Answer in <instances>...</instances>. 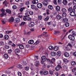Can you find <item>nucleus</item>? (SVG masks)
Returning a JSON list of instances; mask_svg holds the SVG:
<instances>
[{"instance_id":"obj_26","label":"nucleus","mask_w":76,"mask_h":76,"mask_svg":"<svg viewBox=\"0 0 76 76\" xmlns=\"http://www.w3.org/2000/svg\"><path fill=\"white\" fill-rule=\"evenodd\" d=\"M17 67L18 68V69H22L23 68L22 65L20 64L17 65Z\"/></svg>"},{"instance_id":"obj_28","label":"nucleus","mask_w":76,"mask_h":76,"mask_svg":"<svg viewBox=\"0 0 76 76\" xmlns=\"http://www.w3.org/2000/svg\"><path fill=\"white\" fill-rule=\"evenodd\" d=\"M31 8L32 9H34L36 8V6L34 5H31Z\"/></svg>"},{"instance_id":"obj_64","label":"nucleus","mask_w":76,"mask_h":76,"mask_svg":"<svg viewBox=\"0 0 76 76\" xmlns=\"http://www.w3.org/2000/svg\"><path fill=\"white\" fill-rule=\"evenodd\" d=\"M73 55L74 56L76 57V52H75L73 53Z\"/></svg>"},{"instance_id":"obj_63","label":"nucleus","mask_w":76,"mask_h":76,"mask_svg":"<svg viewBox=\"0 0 76 76\" xmlns=\"http://www.w3.org/2000/svg\"><path fill=\"white\" fill-rule=\"evenodd\" d=\"M73 2L74 4H76V0H73Z\"/></svg>"},{"instance_id":"obj_3","label":"nucleus","mask_w":76,"mask_h":76,"mask_svg":"<svg viewBox=\"0 0 76 76\" xmlns=\"http://www.w3.org/2000/svg\"><path fill=\"white\" fill-rule=\"evenodd\" d=\"M41 60L43 62H45V61L47 60V58H46V57L45 56H42L41 58Z\"/></svg>"},{"instance_id":"obj_11","label":"nucleus","mask_w":76,"mask_h":76,"mask_svg":"<svg viewBox=\"0 0 76 76\" xmlns=\"http://www.w3.org/2000/svg\"><path fill=\"white\" fill-rule=\"evenodd\" d=\"M56 55L57 56H58V57L60 56L61 55V52L59 51H58L56 53Z\"/></svg>"},{"instance_id":"obj_40","label":"nucleus","mask_w":76,"mask_h":76,"mask_svg":"<svg viewBox=\"0 0 76 76\" xmlns=\"http://www.w3.org/2000/svg\"><path fill=\"white\" fill-rule=\"evenodd\" d=\"M49 18H50V17H47L45 19V21H47L49 19Z\"/></svg>"},{"instance_id":"obj_22","label":"nucleus","mask_w":76,"mask_h":76,"mask_svg":"<svg viewBox=\"0 0 76 76\" xmlns=\"http://www.w3.org/2000/svg\"><path fill=\"white\" fill-rule=\"evenodd\" d=\"M70 15L71 16H75V12H71Z\"/></svg>"},{"instance_id":"obj_29","label":"nucleus","mask_w":76,"mask_h":76,"mask_svg":"<svg viewBox=\"0 0 76 76\" xmlns=\"http://www.w3.org/2000/svg\"><path fill=\"white\" fill-rule=\"evenodd\" d=\"M44 75H47L48 74V72L47 71H45L44 72Z\"/></svg>"},{"instance_id":"obj_19","label":"nucleus","mask_w":76,"mask_h":76,"mask_svg":"<svg viewBox=\"0 0 76 76\" xmlns=\"http://www.w3.org/2000/svg\"><path fill=\"white\" fill-rule=\"evenodd\" d=\"M28 17L29 16V15H28L24 16V17H23V20H24V21H26V20H27V18H26V17H28Z\"/></svg>"},{"instance_id":"obj_12","label":"nucleus","mask_w":76,"mask_h":76,"mask_svg":"<svg viewBox=\"0 0 76 76\" xmlns=\"http://www.w3.org/2000/svg\"><path fill=\"white\" fill-rule=\"evenodd\" d=\"M62 3L64 5H66L67 4V1L66 0H64Z\"/></svg>"},{"instance_id":"obj_58","label":"nucleus","mask_w":76,"mask_h":76,"mask_svg":"<svg viewBox=\"0 0 76 76\" xmlns=\"http://www.w3.org/2000/svg\"><path fill=\"white\" fill-rule=\"evenodd\" d=\"M51 61L52 62H55V61H56V60H55V59L53 58L51 59Z\"/></svg>"},{"instance_id":"obj_1","label":"nucleus","mask_w":76,"mask_h":76,"mask_svg":"<svg viewBox=\"0 0 76 76\" xmlns=\"http://www.w3.org/2000/svg\"><path fill=\"white\" fill-rule=\"evenodd\" d=\"M72 45L70 43H69L68 45H67L65 47V48L66 50L69 51V50H70V48H72Z\"/></svg>"},{"instance_id":"obj_38","label":"nucleus","mask_w":76,"mask_h":76,"mask_svg":"<svg viewBox=\"0 0 76 76\" xmlns=\"http://www.w3.org/2000/svg\"><path fill=\"white\" fill-rule=\"evenodd\" d=\"M42 18V17L41 15H39L38 16V19H39V20H41Z\"/></svg>"},{"instance_id":"obj_10","label":"nucleus","mask_w":76,"mask_h":76,"mask_svg":"<svg viewBox=\"0 0 76 76\" xmlns=\"http://www.w3.org/2000/svg\"><path fill=\"white\" fill-rule=\"evenodd\" d=\"M64 55L66 57H69V53L67 52L64 53Z\"/></svg>"},{"instance_id":"obj_50","label":"nucleus","mask_w":76,"mask_h":76,"mask_svg":"<svg viewBox=\"0 0 76 76\" xmlns=\"http://www.w3.org/2000/svg\"><path fill=\"white\" fill-rule=\"evenodd\" d=\"M25 4L26 5H28L29 4V1H27L26 2Z\"/></svg>"},{"instance_id":"obj_36","label":"nucleus","mask_w":76,"mask_h":76,"mask_svg":"<svg viewBox=\"0 0 76 76\" xmlns=\"http://www.w3.org/2000/svg\"><path fill=\"white\" fill-rule=\"evenodd\" d=\"M65 25L66 27H69V23H65Z\"/></svg>"},{"instance_id":"obj_31","label":"nucleus","mask_w":76,"mask_h":76,"mask_svg":"<svg viewBox=\"0 0 76 76\" xmlns=\"http://www.w3.org/2000/svg\"><path fill=\"white\" fill-rule=\"evenodd\" d=\"M15 20L16 21L17 23H18L20 22V19L19 18H17Z\"/></svg>"},{"instance_id":"obj_42","label":"nucleus","mask_w":76,"mask_h":76,"mask_svg":"<svg viewBox=\"0 0 76 76\" xmlns=\"http://www.w3.org/2000/svg\"><path fill=\"white\" fill-rule=\"evenodd\" d=\"M68 10V12H71L72 10V7H69Z\"/></svg>"},{"instance_id":"obj_56","label":"nucleus","mask_w":76,"mask_h":76,"mask_svg":"<svg viewBox=\"0 0 76 76\" xmlns=\"http://www.w3.org/2000/svg\"><path fill=\"white\" fill-rule=\"evenodd\" d=\"M12 32V31H6L5 32L6 34H9V33H10Z\"/></svg>"},{"instance_id":"obj_47","label":"nucleus","mask_w":76,"mask_h":76,"mask_svg":"<svg viewBox=\"0 0 76 76\" xmlns=\"http://www.w3.org/2000/svg\"><path fill=\"white\" fill-rule=\"evenodd\" d=\"M17 73L18 76H22V73H21V72H18Z\"/></svg>"},{"instance_id":"obj_51","label":"nucleus","mask_w":76,"mask_h":76,"mask_svg":"<svg viewBox=\"0 0 76 76\" xmlns=\"http://www.w3.org/2000/svg\"><path fill=\"white\" fill-rule=\"evenodd\" d=\"M13 9H16L17 8V7L15 5H14L12 6Z\"/></svg>"},{"instance_id":"obj_62","label":"nucleus","mask_w":76,"mask_h":76,"mask_svg":"<svg viewBox=\"0 0 76 76\" xmlns=\"http://www.w3.org/2000/svg\"><path fill=\"white\" fill-rule=\"evenodd\" d=\"M63 67L64 69H67V66L66 65H64V66H63Z\"/></svg>"},{"instance_id":"obj_43","label":"nucleus","mask_w":76,"mask_h":76,"mask_svg":"<svg viewBox=\"0 0 76 76\" xmlns=\"http://www.w3.org/2000/svg\"><path fill=\"white\" fill-rule=\"evenodd\" d=\"M4 47L6 49H9V46L8 45H5Z\"/></svg>"},{"instance_id":"obj_6","label":"nucleus","mask_w":76,"mask_h":76,"mask_svg":"<svg viewBox=\"0 0 76 76\" xmlns=\"http://www.w3.org/2000/svg\"><path fill=\"white\" fill-rule=\"evenodd\" d=\"M2 12V13L1 14V17H2L5 15V14L4 13V12H5V10H4L3 9H1L0 10Z\"/></svg>"},{"instance_id":"obj_15","label":"nucleus","mask_w":76,"mask_h":76,"mask_svg":"<svg viewBox=\"0 0 76 76\" xmlns=\"http://www.w3.org/2000/svg\"><path fill=\"white\" fill-rule=\"evenodd\" d=\"M34 41L33 40H30L28 42V43L29 44H32L34 43Z\"/></svg>"},{"instance_id":"obj_55","label":"nucleus","mask_w":76,"mask_h":76,"mask_svg":"<svg viewBox=\"0 0 76 76\" xmlns=\"http://www.w3.org/2000/svg\"><path fill=\"white\" fill-rule=\"evenodd\" d=\"M8 53H11L12 52V49H10L8 50Z\"/></svg>"},{"instance_id":"obj_23","label":"nucleus","mask_w":76,"mask_h":76,"mask_svg":"<svg viewBox=\"0 0 76 76\" xmlns=\"http://www.w3.org/2000/svg\"><path fill=\"white\" fill-rule=\"evenodd\" d=\"M76 61H72L71 62V64L72 66H75L76 65Z\"/></svg>"},{"instance_id":"obj_53","label":"nucleus","mask_w":76,"mask_h":76,"mask_svg":"<svg viewBox=\"0 0 76 76\" xmlns=\"http://www.w3.org/2000/svg\"><path fill=\"white\" fill-rule=\"evenodd\" d=\"M29 68L28 66H26L25 68V69L27 71H28V70H29Z\"/></svg>"},{"instance_id":"obj_46","label":"nucleus","mask_w":76,"mask_h":76,"mask_svg":"<svg viewBox=\"0 0 76 76\" xmlns=\"http://www.w3.org/2000/svg\"><path fill=\"white\" fill-rule=\"evenodd\" d=\"M49 74H50V75H53V71H52L51 70H49Z\"/></svg>"},{"instance_id":"obj_16","label":"nucleus","mask_w":76,"mask_h":76,"mask_svg":"<svg viewBox=\"0 0 76 76\" xmlns=\"http://www.w3.org/2000/svg\"><path fill=\"white\" fill-rule=\"evenodd\" d=\"M4 39H9V36L7 35H5L4 37Z\"/></svg>"},{"instance_id":"obj_17","label":"nucleus","mask_w":76,"mask_h":76,"mask_svg":"<svg viewBox=\"0 0 76 76\" xmlns=\"http://www.w3.org/2000/svg\"><path fill=\"white\" fill-rule=\"evenodd\" d=\"M20 51V50L16 48L15 49V52L17 53H19Z\"/></svg>"},{"instance_id":"obj_27","label":"nucleus","mask_w":76,"mask_h":76,"mask_svg":"<svg viewBox=\"0 0 76 76\" xmlns=\"http://www.w3.org/2000/svg\"><path fill=\"white\" fill-rule=\"evenodd\" d=\"M19 48L20 49H23L24 48V46L23 45H20L19 46Z\"/></svg>"},{"instance_id":"obj_32","label":"nucleus","mask_w":76,"mask_h":76,"mask_svg":"<svg viewBox=\"0 0 76 76\" xmlns=\"http://www.w3.org/2000/svg\"><path fill=\"white\" fill-rule=\"evenodd\" d=\"M4 58H6V59L7 58H8V57H9L8 55H7V54H6V53L4 54Z\"/></svg>"},{"instance_id":"obj_37","label":"nucleus","mask_w":76,"mask_h":76,"mask_svg":"<svg viewBox=\"0 0 76 76\" xmlns=\"http://www.w3.org/2000/svg\"><path fill=\"white\" fill-rule=\"evenodd\" d=\"M58 48L57 46H55V47H54V50L55 51H57L58 50Z\"/></svg>"},{"instance_id":"obj_59","label":"nucleus","mask_w":76,"mask_h":76,"mask_svg":"<svg viewBox=\"0 0 76 76\" xmlns=\"http://www.w3.org/2000/svg\"><path fill=\"white\" fill-rule=\"evenodd\" d=\"M53 3L55 4L56 5L57 4V0H54L53 1Z\"/></svg>"},{"instance_id":"obj_39","label":"nucleus","mask_w":76,"mask_h":76,"mask_svg":"<svg viewBox=\"0 0 76 76\" xmlns=\"http://www.w3.org/2000/svg\"><path fill=\"white\" fill-rule=\"evenodd\" d=\"M53 47L52 46H50L49 47V49L50 50H52L53 49Z\"/></svg>"},{"instance_id":"obj_34","label":"nucleus","mask_w":76,"mask_h":76,"mask_svg":"<svg viewBox=\"0 0 76 76\" xmlns=\"http://www.w3.org/2000/svg\"><path fill=\"white\" fill-rule=\"evenodd\" d=\"M25 8L24 7H21V8H20V12H22L23 10H25Z\"/></svg>"},{"instance_id":"obj_21","label":"nucleus","mask_w":76,"mask_h":76,"mask_svg":"<svg viewBox=\"0 0 76 76\" xmlns=\"http://www.w3.org/2000/svg\"><path fill=\"white\" fill-rule=\"evenodd\" d=\"M64 63L65 64H66L67 63L69 62V60H67V59L64 58L63 60Z\"/></svg>"},{"instance_id":"obj_13","label":"nucleus","mask_w":76,"mask_h":76,"mask_svg":"<svg viewBox=\"0 0 76 76\" xmlns=\"http://www.w3.org/2000/svg\"><path fill=\"white\" fill-rule=\"evenodd\" d=\"M38 65H39V62H38V61H36V64H35V66L36 69H38Z\"/></svg>"},{"instance_id":"obj_4","label":"nucleus","mask_w":76,"mask_h":76,"mask_svg":"<svg viewBox=\"0 0 76 76\" xmlns=\"http://www.w3.org/2000/svg\"><path fill=\"white\" fill-rule=\"evenodd\" d=\"M34 25H35V23L34 22H31L28 25V26L29 27H30V28H32V27H33Z\"/></svg>"},{"instance_id":"obj_20","label":"nucleus","mask_w":76,"mask_h":76,"mask_svg":"<svg viewBox=\"0 0 76 76\" xmlns=\"http://www.w3.org/2000/svg\"><path fill=\"white\" fill-rule=\"evenodd\" d=\"M51 55L53 56H55L56 55V52H52L51 53Z\"/></svg>"},{"instance_id":"obj_25","label":"nucleus","mask_w":76,"mask_h":76,"mask_svg":"<svg viewBox=\"0 0 76 76\" xmlns=\"http://www.w3.org/2000/svg\"><path fill=\"white\" fill-rule=\"evenodd\" d=\"M61 18H61V17L60 16V15H58L56 16V18L57 19H58V20H59V19H60Z\"/></svg>"},{"instance_id":"obj_5","label":"nucleus","mask_w":76,"mask_h":76,"mask_svg":"<svg viewBox=\"0 0 76 76\" xmlns=\"http://www.w3.org/2000/svg\"><path fill=\"white\" fill-rule=\"evenodd\" d=\"M60 68L61 69V66L58 64L55 67V70L56 71H58V70H60Z\"/></svg>"},{"instance_id":"obj_57","label":"nucleus","mask_w":76,"mask_h":76,"mask_svg":"<svg viewBox=\"0 0 76 76\" xmlns=\"http://www.w3.org/2000/svg\"><path fill=\"white\" fill-rule=\"evenodd\" d=\"M66 13H64L62 14L63 16H64V17H66Z\"/></svg>"},{"instance_id":"obj_41","label":"nucleus","mask_w":76,"mask_h":76,"mask_svg":"<svg viewBox=\"0 0 76 76\" xmlns=\"http://www.w3.org/2000/svg\"><path fill=\"white\" fill-rule=\"evenodd\" d=\"M39 41L37 40L34 43V45H37L39 44Z\"/></svg>"},{"instance_id":"obj_48","label":"nucleus","mask_w":76,"mask_h":76,"mask_svg":"<svg viewBox=\"0 0 76 76\" xmlns=\"http://www.w3.org/2000/svg\"><path fill=\"white\" fill-rule=\"evenodd\" d=\"M62 12H66V9L64 8H63L62 10Z\"/></svg>"},{"instance_id":"obj_60","label":"nucleus","mask_w":76,"mask_h":76,"mask_svg":"<svg viewBox=\"0 0 76 76\" xmlns=\"http://www.w3.org/2000/svg\"><path fill=\"white\" fill-rule=\"evenodd\" d=\"M58 2L59 4H61V0H58Z\"/></svg>"},{"instance_id":"obj_9","label":"nucleus","mask_w":76,"mask_h":76,"mask_svg":"<svg viewBox=\"0 0 76 76\" xmlns=\"http://www.w3.org/2000/svg\"><path fill=\"white\" fill-rule=\"evenodd\" d=\"M37 6L38 8H39V9H40V8H42V4L41 3H39L37 4Z\"/></svg>"},{"instance_id":"obj_35","label":"nucleus","mask_w":76,"mask_h":76,"mask_svg":"<svg viewBox=\"0 0 76 76\" xmlns=\"http://www.w3.org/2000/svg\"><path fill=\"white\" fill-rule=\"evenodd\" d=\"M6 12L7 13H11V10H9L7 9L6 10Z\"/></svg>"},{"instance_id":"obj_18","label":"nucleus","mask_w":76,"mask_h":76,"mask_svg":"<svg viewBox=\"0 0 76 76\" xmlns=\"http://www.w3.org/2000/svg\"><path fill=\"white\" fill-rule=\"evenodd\" d=\"M56 10L57 12H59L60 10V7L58 6H56Z\"/></svg>"},{"instance_id":"obj_44","label":"nucleus","mask_w":76,"mask_h":76,"mask_svg":"<svg viewBox=\"0 0 76 76\" xmlns=\"http://www.w3.org/2000/svg\"><path fill=\"white\" fill-rule=\"evenodd\" d=\"M4 43L3 41H1L0 42V45H4Z\"/></svg>"},{"instance_id":"obj_30","label":"nucleus","mask_w":76,"mask_h":76,"mask_svg":"<svg viewBox=\"0 0 76 76\" xmlns=\"http://www.w3.org/2000/svg\"><path fill=\"white\" fill-rule=\"evenodd\" d=\"M48 9H51V10H52L53 8V7L51 5H49L48 6Z\"/></svg>"},{"instance_id":"obj_54","label":"nucleus","mask_w":76,"mask_h":76,"mask_svg":"<svg viewBox=\"0 0 76 76\" xmlns=\"http://www.w3.org/2000/svg\"><path fill=\"white\" fill-rule=\"evenodd\" d=\"M76 70V68H74L73 69H72V72H75V71Z\"/></svg>"},{"instance_id":"obj_52","label":"nucleus","mask_w":76,"mask_h":76,"mask_svg":"<svg viewBox=\"0 0 76 76\" xmlns=\"http://www.w3.org/2000/svg\"><path fill=\"white\" fill-rule=\"evenodd\" d=\"M40 74L42 76V75H44V72H43V71H41L40 72Z\"/></svg>"},{"instance_id":"obj_33","label":"nucleus","mask_w":76,"mask_h":76,"mask_svg":"<svg viewBox=\"0 0 76 76\" xmlns=\"http://www.w3.org/2000/svg\"><path fill=\"white\" fill-rule=\"evenodd\" d=\"M25 23H26L25 22H22L21 23L20 25V26H23V25H25Z\"/></svg>"},{"instance_id":"obj_14","label":"nucleus","mask_w":76,"mask_h":76,"mask_svg":"<svg viewBox=\"0 0 76 76\" xmlns=\"http://www.w3.org/2000/svg\"><path fill=\"white\" fill-rule=\"evenodd\" d=\"M13 21H14V18L13 17L11 18L9 20V22L10 23L12 22Z\"/></svg>"},{"instance_id":"obj_7","label":"nucleus","mask_w":76,"mask_h":76,"mask_svg":"<svg viewBox=\"0 0 76 76\" xmlns=\"http://www.w3.org/2000/svg\"><path fill=\"white\" fill-rule=\"evenodd\" d=\"M42 4L43 6H47V4H48V2H47V1H43L42 2Z\"/></svg>"},{"instance_id":"obj_45","label":"nucleus","mask_w":76,"mask_h":76,"mask_svg":"<svg viewBox=\"0 0 76 76\" xmlns=\"http://www.w3.org/2000/svg\"><path fill=\"white\" fill-rule=\"evenodd\" d=\"M54 34H59L60 33V31H55L53 32Z\"/></svg>"},{"instance_id":"obj_24","label":"nucleus","mask_w":76,"mask_h":76,"mask_svg":"<svg viewBox=\"0 0 76 76\" xmlns=\"http://www.w3.org/2000/svg\"><path fill=\"white\" fill-rule=\"evenodd\" d=\"M63 20L64 23H66V22H67L68 21V19L67 18H63Z\"/></svg>"},{"instance_id":"obj_2","label":"nucleus","mask_w":76,"mask_h":76,"mask_svg":"<svg viewBox=\"0 0 76 76\" xmlns=\"http://www.w3.org/2000/svg\"><path fill=\"white\" fill-rule=\"evenodd\" d=\"M68 38L71 40H72L73 41L75 40V37L73 36V35H69L68 36Z\"/></svg>"},{"instance_id":"obj_61","label":"nucleus","mask_w":76,"mask_h":76,"mask_svg":"<svg viewBox=\"0 0 76 76\" xmlns=\"http://www.w3.org/2000/svg\"><path fill=\"white\" fill-rule=\"evenodd\" d=\"M46 13L48 15H49V14H50V12H49V10L47 9V10Z\"/></svg>"},{"instance_id":"obj_49","label":"nucleus","mask_w":76,"mask_h":76,"mask_svg":"<svg viewBox=\"0 0 76 76\" xmlns=\"http://www.w3.org/2000/svg\"><path fill=\"white\" fill-rule=\"evenodd\" d=\"M29 13L30 15H32L34 14V12L32 11H30L29 12Z\"/></svg>"},{"instance_id":"obj_8","label":"nucleus","mask_w":76,"mask_h":76,"mask_svg":"<svg viewBox=\"0 0 76 76\" xmlns=\"http://www.w3.org/2000/svg\"><path fill=\"white\" fill-rule=\"evenodd\" d=\"M38 3V0H34L32 1V3L34 4H36Z\"/></svg>"}]
</instances>
